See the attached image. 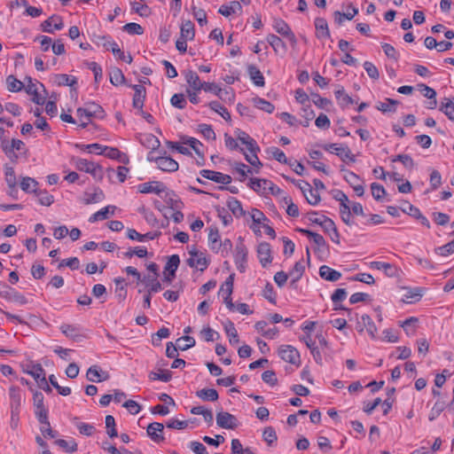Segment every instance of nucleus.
Listing matches in <instances>:
<instances>
[{
  "mask_svg": "<svg viewBox=\"0 0 454 454\" xmlns=\"http://www.w3.org/2000/svg\"><path fill=\"white\" fill-rule=\"evenodd\" d=\"M247 254L248 251L244 243V239L239 237L234 251V262L239 272H245L247 269Z\"/></svg>",
  "mask_w": 454,
  "mask_h": 454,
  "instance_id": "obj_1",
  "label": "nucleus"
},
{
  "mask_svg": "<svg viewBox=\"0 0 454 454\" xmlns=\"http://www.w3.org/2000/svg\"><path fill=\"white\" fill-rule=\"evenodd\" d=\"M75 168L80 171L90 173L93 177L101 179L103 176L102 168L92 161L85 159L76 158L73 160Z\"/></svg>",
  "mask_w": 454,
  "mask_h": 454,
  "instance_id": "obj_2",
  "label": "nucleus"
},
{
  "mask_svg": "<svg viewBox=\"0 0 454 454\" xmlns=\"http://www.w3.org/2000/svg\"><path fill=\"white\" fill-rule=\"evenodd\" d=\"M149 161L156 162L158 168L166 172H175L178 169V163L169 156L153 157V153L147 156Z\"/></svg>",
  "mask_w": 454,
  "mask_h": 454,
  "instance_id": "obj_3",
  "label": "nucleus"
},
{
  "mask_svg": "<svg viewBox=\"0 0 454 454\" xmlns=\"http://www.w3.org/2000/svg\"><path fill=\"white\" fill-rule=\"evenodd\" d=\"M321 147L327 152L334 153L343 161H346L347 160H348L350 162L356 161V156L352 154L348 146H339L338 144H325L321 145Z\"/></svg>",
  "mask_w": 454,
  "mask_h": 454,
  "instance_id": "obj_4",
  "label": "nucleus"
},
{
  "mask_svg": "<svg viewBox=\"0 0 454 454\" xmlns=\"http://www.w3.org/2000/svg\"><path fill=\"white\" fill-rule=\"evenodd\" d=\"M79 118L85 117L88 120L90 117H98L103 119L105 117V111L101 106L95 103H89L86 108L79 107L76 111Z\"/></svg>",
  "mask_w": 454,
  "mask_h": 454,
  "instance_id": "obj_5",
  "label": "nucleus"
},
{
  "mask_svg": "<svg viewBox=\"0 0 454 454\" xmlns=\"http://www.w3.org/2000/svg\"><path fill=\"white\" fill-rule=\"evenodd\" d=\"M180 258L177 254H173L168 258L165 267H164V277L163 282L167 284H171L173 279L176 277V271L179 266Z\"/></svg>",
  "mask_w": 454,
  "mask_h": 454,
  "instance_id": "obj_6",
  "label": "nucleus"
},
{
  "mask_svg": "<svg viewBox=\"0 0 454 454\" xmlns=\"http://www.w3.org/2000/svg\"><path fill=\"white\" fill-rule=\"evenodd\" d=\"M272 26L277 33H278L282 36L286 37L293 45H295L297 43V40L294 34L292 32L288 24L285 20L279 18H275L273 20Z\"/></svg>",
  "mask_w": 454,
  "mask_h": 454,
  "instance_id": "obj_7",
  "label": "nucleus"
},
{
  "mask_svg": "<svg viewBox=\"0 0 454 454\" xmlns=\"http://www.w3.org/2000/svg\"><path fill=\"white\" fill-rule=\"evenodd\" d=\"M278 355L285 362L298 364H300V354L298 350L290 345H283L278 348Z\"/></svg>",
  "mask_w": 454,
  "mask_h": 454,
  "instance_id": "obj_8",
  "label": "nucleus"
},
{
  "mask_svg": "<svg viewBox=\"0 0 454 454\" xmlns=\"http://www.w3.org/2000/svg\"><path fill=\"white\" fill-rule=\"evenodd\" d=\"M10 411L20 412L24 398L19 387L12 386L9 388Z\"/></svg>",
  "mask_w": 454,
  "mask_h": 454,
  "instance_id": "obj_9",
  "label": "nucleus"
},
{
  "mask_svg": "<svg viewBox=\"0 0 454 454\" xmlns=\"http://www.w3.org/2000/svg\"><path fill=\"white\" fill-rule=\"evenodd\" d=\"M218 427L225 429H235L238 427L236 417L227 411H220L216 414Z\"/></svg>",
  "mask_w": 454,
  "mask_h": 454,
  "instance_id": "obj_10",
  "label": "nucleus"
},
{
  "mask_svg": "<svg viewBox=\"0 0 454 454\" xmlns=\"http://www.w3.org/2000/svg\"><path fill=\"white\" fill-rule=\"evenodd\" d=\"M200 176L208 180L214 181L222 184H229L231 183V177L229 175L223 174L221 172L209 170V169H202L200 172Z\"/></svg>",
  "mask_w": 454,
  "mask_h": 454,
  "instance_id": "obj_11",
  "label": "nucleus"
},
{
  "mask_svg": "<svg viewBox=\"0 0 454 454\" xmlns=\"http://www.w3.org/2000/svg\"><path fill=\"white\" fill-rule=\"evenodd\" d=\"M64 27V23L59 16L52 15L41 24L43 32L53 34L54 29L60 30Z\"/></svg>",
  "mask_w": 454,
  "mask_h": 454,
  "instance_id": "obj_12",
  "label": "nucleus"
},
{
  "mask_svg": "<svg viewBox=\"0 0 454 454\" xmlns=\"http://www.w3.org/2000/svg\"><path fill=\"white\" fill-rule=\"evenodd\" d=\"M257 256L263 268L272 262L270 245L267 242H261L257 247Z\"/></svg>",
  "mask_w": 454,
  "mask_h": 454,
  "instance_id": "obj_13",
  "label": "nucleus"
},
{
  "mask_svg": "<svg viewBox=\"0 0 454 454\" xmlns=\"http://www.w3.org/2000/svg\"><path fill=\"white\" fill-rule=\"evenodd\" d=\"M302 184L303 185L299 184V188L301 191L308 203L312 206L317 205L321 200L318 192H314L311 185L308 182L303 181Z\"/></svg>",
  "mask_w": 454,
  "mask_h": 454,
  "instance_id": "obj_14",
  "label": "nucleus"
},
{
  "mask_svg": "<svg viewBox=\"0 0 454 454\" xmlns=\"http://www.w3.org/2000/svg\"><path fill=\"white\" fill-rule=\"evenodd\" d=\"M138 192L141 193H155L160 194L166 190V186L159 181L143 183L137 186Z\"/></svg>",
  "mask_w": 454,
  "mask_h": 454,
  "instance_id": "obj_15",
  "label": "nucleus"
},
{
  "mask_svg": "<svg viewBox=\"0 0 454 454\" xmlns=\"http://www.w3.org/2000/svg\"><path fill=\"white\" fill-rule=\"evenodd\" d=\"M98 43H101L107 51H111L113 54L121 60H125V54L120 49L119 45L115 42H111L106 36H98Z\"/></svg>",
  "mask_w": 454,
  "mask_h": 454,
  "instance_id": "obj_16",
  "label": "nucleus"
},
{
  "mask_svg": "<svg viewBox=\"0 0 454 454\" xmlns=\"http://www.w3.org/2000/svg\"><path fill=\"white\" fill-rule=\"evenodd\" d=\"M163 430L164 426L160 422L150 423L146 429L148 436L155 442L164 441V436L162 435Z\"/></svg>",
  "mask_w": 454,
  "mask_h": 454,
  "instance_id": "obj_17",
  "label": "nucleus"
},
{
  "mask_svg": "<svg viewBox=\"0 0 454 454\" xmlns=\"http://www.w3.org/2000/svg\"><path fill=\"white\" fill-rule=\"evenodd\" d=\"M237 139L239 140L243 145L247 146L249 152H259L260 147L257 145L256 141L252 138L247 132L237 129L235 131Z\"/></svg>",
  "mask_w": 454,
  "mask_h": 454,
  "instance_id": "obj_18",
  "label": "nucleus"
},
{
  "mask_svg": "<svg viewBox=\"0 0 454 454\" xmlns=\"http://www.w3.org/2000/svg\"><path fill=\"white\" fill-rule=\"evenodd\" d=\"M406 204H407V207L402 208V211L403 213H406V214L410 215L411 216L416 218L417 220H419L420 222V223L422 225H424L429 229L431 227L430 223H429L428 219L421 214L420 210L418 207H416L415 206L410 204L409 202H406Z\"/></svg>",
  "mask_w": 454,
  "mask_h": 454,
  "instance_id": "obj_19",
  "label": "nucleus"
},
{
  "mask_svg": "<svg viewBox=\"0 0 454 454\" xmlns=\"http://www.w3.org/2000/svg\"><path fill=\"white\" fill-rule=\"evenodd\" d=\"M132 88L135 90L133 97V107L141 110L144 106L146 90L144 86L139 84L133 85Z\"/></svg>",
  "mask_w": 454,
  "mask_h": 454,
  "instance_id": "obj_20",
  "label": "nucleus"
},
{
  "mask_svg": "<svg viewBox=\"0 0 454 454\" xmlns=\"http://www.w3.org/2000/svg\"><path fill=\"white\" fill-rule=\"evenodd\" d=\"M59 329L63 334L74 341H79L83 337V335L80 333V328L74 325L63 324L60 325Z\"/></svg>",
  "mask_w": 454,
  "mask_h": 454,
  "instance_id": "obj_21",
  "label": "nucleus"
},
{
  "mask_svg": "<svg viewBox=\"0 0 454 454\" xmlns=\"http://www.w3.org/2000/svg\"><path fill=\"white\" fill-rule=\"evenodd\" d=\"M270 184V181L267 179L260 178H250L248 186L254 192L260 194H266L268 192V185Z\"/></svg>",
  "mask_w": 454,
  "mask_h": 454,
  "instance_id": "obj_22",
  "label": "nucleus"
},
{
  "mask_svg": "<svg viewBox=\"0 0 454 454\" xmlns=\"http://www.w3.org/2000/svg\"><path fill=\"white\" fill-rule=\"evenodd\" d=\"M319 275L322 278L331 282H335L341 278V273L340 271H337L327 265H322L319 268Z\"/></svg>",
  "mask_w": 454,
  "mask_h": 454,
  "instance_id": "obj_23",
  "label": "nucleus"
},
{
  "mask_svg": "<svg viewBox=\"0 0 454 454\" xmlns=\"http://www.w3.org/2000/svg\"><path fill=\"white\" fill-rule=\"evenodd\" d=\"M109 375L107 372L100 373L99 368L97 365L90 366L86 373V378L88 380L92 382H101L106 380Z\"/></svg>",
  "mask_w": 454,
  "mask_h": 454,
  "instance_id": "obj_24",
  "label": "nucleus"
},
{
  "mask_svg": "<svg viewBox=\"0 0 454 454\" xmlns=\"http://www.w3.org/2000/svg\"><path fill=\"white\" fill-rule=\"evenodd\" d=\"M186 82L196 91L202 90L203 82H200L198 74L192 70H188L184 74Z\"/></svg>",
  "mask_w": 454,
  "mask_h": 454,
  "instance_id": "obj_25",
  "label": "nucleus"
},
{
  "mask_svg": "<svg viewBox=\"0 0 454 454\" xmlns=\"http://www.w3.org/2000/svg\"><path fill=\"white\" fill-rule=\"evenodd\" d=\"M315 27H316V35L317 38H324L330 36V31L328 28V24L325 19L324 18H317L315 20Z\"/></svg>",
  "mask_w": 454,
  "mask_h": 454,
  "instance_id": "obj_26",
  "label": "nucleus"
},
{
  "mask_svg": "<svg viewBox=\"0 0 454 454\" xmlns=\"http://www.w3.org/2000/svg\"><path fill=\"white\" fill-rule=\"evenodd\" d=\"M370 266L372 269L384 270L385 274L387 277H395L397 274V269L394 265H392L388 262L375 261V262H372Z\"/></svg>",
  "mask_w": 454,
  "mask_h": 454,
  "instance_id": "obj_27",
  "label": "nucleus"
},
{
  "mask_svg": "<svg viewBox=\"0 0 454 454\" xmlns=\"http://www.w3.org/2000/svg\"><path fill=\"white\" fill-rule=\"evenodd\" d=\"M24 372L31 375L36 382H38L42 377L45 376V371L43 366L40 364H34L33 362H30Z\"/></svg>",
  "mask_w": 454,
  "mask_h": 454,
  "instance_id": "obj_28",
  "label": "nucleus"
},
{
  "mask_svg": "<svg viewBox=\"0 0 454 454\" xmlns=\"http://www.w3.org/2000/svg\"><path fill=\"white\" fill-rule=\"evenodd\" d=\"M247 73L256 86L262 87L265 84L264 77L262 72L254 65L247 67Z\"/></svg>",
  "mask_w": 454,
  "mask_h": 454,
  "instance_id": "obj_29",
  "label": "nucleus"
},
{
  "mask_svg": "<svg viewBox=\"0 0 454 454\" xmlns=\"http://www.w3.org/2000/svg\"><path fill=\"white\" fill-rule=\"evenodd\" d=\"M187 264L190 267H196L200 271H203L209 265V261L206 258L203 253H200L199 256H196V259L192 257L189 258L187 260Z\"/></svg>",
  "mask_w": 454,
  "mask_h": 454,
  "instance_id": "obj_30",
  "label": "nucleus"
},
{
  "mask_svg": "<svg viewBox=\"0 0 454 454\" xmlns=\"http://www.w3.org/2000/svg\"><path fill=\"white\" fill-rule=\"evenodd\" d=\"M242 6L239 1H232L230 3L229 5H222L218 12L224 17H229L232 13H237L239 12H241Z\"/></svg>",
  "mask_w": 454,
  "mask_h": 454,
  "instance_id": "obj_31",
  "label": "nucleus"
},
{
  "mask_svg": "<svg viewBox=\"0 0 454 454\" xmlns=\"http://www.w3.org/2000/svg\"><path fill=\"white\" fill-rule=\"evenodd\" d=\"M358 324H362L363 326L366 328L367 333L372 339L376 338L377 327L369 315H362L361 320L358 321Z\"/></svg>",
  "mask_w": 454,
  "mask_h": 454,
  "instance_id": "obj_32",
  "label": "nucleus"
},
{
  "mask_svg": "<svg viewBox=\"0 0 454 454\" xmlns=\"http://www.w3.org/2000/svg\"><path fill=\"white\" fill-rule=\"evenodd\" d=\"M140 143L152 151L157 150L160 145V140L153 134H145L140 138Z\"/></svg>",
  "mask_w": 454,
  "mask_h": 454,
  "instance_id": "obj_33",
  "label": "nucleus"
},
{
  "mask_svg": "<svg viewBox=\"0 0 454 454\" xmlns=\"http://www.w3.org/2000/svg\"><path fill=\"white\" fill-rule=\"evenodd\" d=\"M227 207L236 217L244 216L246 215V211L243 209L240 201L236 198H229Z\"/></svg>",
  "mask_w": 454,
  "mask_h": 454,
  "instance_id": "obj_34",
  "label": "nucleus"
},
{
  "mask_svg": "<svg viewBox=\"0 0 454 454\" xmlns=\"http://www.w3.org/2000/svg\"><path fill=\"white\" fill-rule=\"evenodd\" d=\"M439 110L442 112L449 120L454 121V102L449 98H444Z\"/></svg>",
  "mask_w": 454,
  "mask_h": 454,
  "instance_id": "obj_35",
  "label": "nucleus"
},
{
  "mask_svg": "<svg viewBox=\"0 0 454 454\" xmlns=\"http://www.w3.org/2000/svg\"><path fill=\"white\" fill-rule=\"evenodd\" d=\"M266 40L276 52L280 51L285 53L286 51L287 48L286 43L278 35L270 34L267 36Z\"/></svg>",
  "mask_w": 454,
  "mask_h": 454,
  "instance_id": "obj_36",
  "label": "nucleus"
},
{
  "mask_svg": "<svg viewBox=\"0 0 454 454\" xmlns=\"http://www.w3.org/2000/svg\"><path fill=\"white\" fill-rule=\"evenodd\" d=\"M28 79V84L25 88V90L27 94L32 95V101L37 105L44 104V98L41 97L37 91L35 85L33 83L32 79L30 77Z\"/></svg>",
  "mask_w": 454,
  "mask_h": 454,
  "instance_id": "obj_37",
  "label": "nucleus"
},
{
  "mask_svg": "<svg viewBox=\"0 0 454 454\" xmlns=\"http://www.w3.org/2000/svg\"><path fill=\"white\" fill-rule=\"evenodd\" d=\"M142 281L145 284L149 293L154 294L162 289L161 284L157 280L156 276H145Z\"/></svg>",
  "mask_w": 454,
  "mask_h": 454,
  "instance_id": "obj_38",
  "label": "nucleus"
},
{
  "mask_svg": "<svg viewBox=\"0 0 454 454\" xmlns=\"http://www.w3.org/2000/svg\"><path fill=\"white\" fill-rule=\"evenodd\" d=\"M195 36L194 25L191 20H185L181 25V37L187 40H193Z\"/></svg>",
  "mask_w": 454,
  "mask_h": 454,
  "instance_id": "obj_39",
  "label": "nucleus"
},
{
  "mask_svg": "<svg viewBox=\"0 0 454 454\" xmlns=\"http://www.w3.org/2000/svg\"><path fill=\"white\" fill-rule=\"evenodd\" d=\"M33 193L38 197L39 203L43 206L49 207L54 202L53 196L45 190L33 189Z\"/></svg>",
  "mask_w": 454,
  "mask_h": 454,
  "instance_id": "obj_40",
  "label": "nucleus"
},
{
  "mask_svg": "<svg viewBox=\"0 0 454 454\" xmlns=\"http://www.w3.org/2000/svg\"><path fill=\"white\" fill-rule=\"evenodd\" d=\"M398 104L399 102L397 100L387 98L386 102H379L376 108L382 113H395Z\"/></svg>",
  "mask_w": 454,
  "mask_h": 454,
  "instance_id": "obj_41",
  "label": "nucleus"
},
{
  "mask_svg": "<svg viewBox=\"0 0 454 454\" xmlns=\"http://www.w3.org/2000/svg\"><path fill=\"white\" fill-rule=\"evenodd\" d=\"M54 82L59 86H74L77 81L75 77H71L66 74H59L54 76Z\"/></svg>",
  "mask_w": 454,
  "mask_h": 454,
  "instance_id": "obj_42",
  "label": "nucleus"
},
{
  "mask_svg": "<svg viewBox=\"0 0 454 454\" xmlns=\"http://www.w3.org/2000/svg\"><path fill=\"white\" fill-rule=\"evenodd\" d=\"M196 395L204 401H216L219 397L218 393L214 388H203L197 391Z\"/></svg>",
  "mask_w": 454,
  "mask_h": 454,
  "instance_id": "obj_43",
  "label": "nucleus"
},
{
  "mask_svg": "<svg viewBox=\"0 0 454 454\" xmlns=\"http://www.w3.org/2000/svg\"><path fill=\"white\" fill-rule=\"evenodd\" d=\"M183 144L188 145L195 153L203 160V153L200 151V146H202V144L194 137H182Z\"/></svg>",
  "mask_w": 454,
  "mask_h": 454,
  "instance_id": "obj_44",
  "label": "nucleus"
},
{
  "mask_svg": "<svg viewBox=\"0 0 454 454\" xmlns=\"http://www.w3.org/2000/svg\"><path fill=\"white\" fill-rule=\"evenodd\" d=\"M110 82L118 86L125 82V76L121 70L118 67H113L109 73Z\"/></svg>",
  "mask_w": 454,
  "mask_h": 454,
  "instance_id": "obj_45",
  "label": "nucleus"
},
{
  "mask_svg": "<svg viewBox=\"0 0 454 454\" xmlns=\"http://www.w3.org/2000/svg\"><path fill=\"white\" fill-rule=\"evenodd\" d=\"M7 89L11 92H19L24 89L22 82L18 80L14 75L10 74L6 78Z\"/></svg>",
  "mask_w": 454,
  "mask_h": 454,
  "instance_id": "obj_46",
  "label": "nucleus"
},
{
  "mask_svg": "<svg viewBox=\"0 0 454 454\" xmlns=\"http://www.w3.org/2000/svg\"><path fill=\"white\" fill-rule=\"evenodd\" d=\"M334 94L336 98L339 100V105L341 107H346L348 105L354 103L353 98L347 93H345V90L343 87H340L339 90H335Z\"/></svg>",
  "mask_w": 454,
  "mask_h": 454,
  "instance_id": "obj_47",
  "label": "nucleus"
},
{
  "mask_svg": "<svg viewBox=\"0 0 454 454\" xmlns=\"http://www.w3.org/2000/svg\"><path fill=\"white\" fill-rule=\"evenodd\" d=\"M340 215L345 224L350 226L353 223L351 221V205L349 206L348 202L340 204Z\"/></svg>",
  "mask_w": 454,
  "mask_h": 454,
  "instance_id": "obj_48",
  "label": "nucleus"
},
{
  "mask_svg": "<svg viewBox=\"0 0 454 454\" xmlns=\"http://www.w3.org/2000/svg\"><path fill=\"white\" fill-rule=\"evenodd\" d=\"M208 106L210 107L211 110H213L215 113L219 114L225 121H231V114H230V113L218 101H211L208 104Z\"/></svg>",
  "mask_w": 454,
  "mask_h": 454,
  "instance_id": "obj_49",
  "label": "nucleus"
},
{
  "mask_svg": "<svg viewBox=\"0 0 454 454\" xmlns=\"http://www.w3.org/2000/svg\"><path fill=\"white\" fill-rule=\"evenodd\" d=\"M445 408H447V405L443 401H436L429 412L428 419L430 421L434 420L436 418L440 416V414L444 411Z\"/></svg>",
  "mask_w": 454,
  "mask_h": 454,
  "instance_id": "obj_50",
  "label": "nucleus"
},
{
  "mask_svg": "<svg viewBox=\"0 0 454 454\" xmlns=\"http://www.w3.org/2000/svg\"><path fill=\"white\" fill-rule=\"evenodd\" d=\"M253 102L255 107L269 114H271L275 109L270 102L258 97L254 98Z\"/></svg>",
  "mask_w": 454,
  "mask_h": 454,
  "instance_id": "obj_51",
  "label": "nucleus"
},
{
  "mask_svg": "<svg viewBox=\"0 0 454 454\" xmlns=\"http://www.w3.org/2000/svg\"><path fill=\"white\" fill-rule=\"evenodd\" d=\"M234 274H231L221 286L219 294L223 296H231L233 292Z\"/></svg>",
  "mask_w": 454,
  "mask_h": 454,
  "instance_id": "obj_52",
  "label": "nucleus"
},
{
  "mask_svg": "<svg viewBox=\"0 0 454 454\" xmlns=\"http://www.w3.org/2000/svg\"><path fill=\"white\" fill-rule=\"evenodd\" d=\"M38 182L29 176H25L21 179L20 188L25 192H33V189H37Z\"/></svg>",
  "mask_w": 454,
  "mask_h": 454,
  "instance_id": "obj_53",
  "label": "nucleus"
},
{
  "mask_svg": "<svg viewBox=\"0 0 454 454\" xmlns=\"http://www.w3.org/2000/svg\"><path fill=\"white\" fill-rule=\"evenodd\" d=\"M172 378V373L169 371L160 370V372H151L149 373V379L151 380H160L163 382H168Z\"/></svg>",
  "mask_w": 454,
  "mask_h": 454,
  "instance_id": "obj_54",
  "label": "nucleus"
},
{
  "mask_svg": "<svg viewBox=\"0 0 454 454\" xmlns=\"http://www.w3.org/2000/svg\"><path fill=\"white\" fill-rule=\"evenodd\" d=\"M208 242L210 248L215 250L220 242L219 231L216 227H210L208 232Z\"/></svg>",
  "mask_w": 454,
  "mask_h": 454,
  "instance_id": "obj_55",
  "label": "nucleus"
},
{
  "mask_svg": "<svg viewBox=\"0 0 454 454\" xmlns=\"http://www.w3.org/2000/svg\"><path fill=\"white\" fill-rule=\"evenodd\" d=\"M87 198L84 200L86 205L97 203L104 199V192L99 188L95 189L93 193H86Z\"/></svg>",
  "mask_w": 454,
  "mask_h": 454,
  "instance_id": "obj_56",
  "label": "nucleus"
},
{
  "mask_svg": "<svg viewBox=\"0 0 454 454\" xmlns=\"http://www.w3.org/2000/svg\"><path fill=\"white\" fill-rule=\"evenodd\" d=\"M55 443L68 453H73L77 450V443L74 441L59 439L55 441Z\"/></svg>",
  "mask_w": 454,
  "mask_h": 454,
  "instance_id": "obj_57",
  "label": "nucleus"
},
{
  "mask_svg": "<svg viewBox=\"0 0 454 454\" xmlns=\"http://www.w3.org/2000/svg\"><path fill=\"white\" fill-rule=\"evenodd\" d=\"M224 329L226 334L230 337L231 344L238 343L239 341L237 330L235 329L232 322L228 321V323L224 325Z\"/></svg>",
  "mask_w": 454,
  "mask_h": 454,
  "instance_id": "obj_58",
  "label": "nucleus"
},
{
  "mask_svg": "<svg viewBox=\"0 0 454 454\" xmlns=\"http://www.w3.org/2000/svg\"><path fill=\"white\" fill-rule=\"evenodd\" d=\"M283 201L287 205L286 213L292 217H297L299 215L298 206L295 205L289 196L283 197Z\"/></svg>",
  "mask_w": 454,
  "mask_h": 454,
  "instance_id": "obj_59",
  "label": "nucleus"
},
{
  "mask_svg": "<svg viewBox=\"0 0 454 454\" xmlns=\"http://www.w3.org/2000/svg\"><path fill=\"white\" fill-rule=\"evenodd\" d=\"M124 281L125 280L122 278H114V283L116 286L115 292L117 293V297H118L119 301L125 300V298L127 296V290L125 289V286H124Z\"/></svg>",
  "mask_w": 454,
  "mask_h": 454,
  "instance_id": "obj_60",
  "label": "nucleus"
},
{
  "mask_svg": "<svg viewBox=\"0 0 454 454\" xmlns=\"http://www.w3.org/2000/svg\"><path fill=\"white\" fill-rule=\"evenodd\" d=\"M310 239H312L314 243L317 246V248L315 250L316 253H323L325 249H327L326 241L322 235L314 232Z\"/></svg>",
  "mask_w": 454,
  "mask_h": 454,
  "instance_id": "obj_61",
  "label": "nucleus"
},
{
  "mask_svg": "<svg viewBox=\"0 0 454 454\" xmlns=\"http://www.w3.org/2000/svg\"><path fill=\"white\" fill-rule=\"evenodd\" d=\"M221 100L232 102L235 98L234 91L231 88L217 90L216 95Z\"/></svg>",
  "mask_w": 454,
  "mask_h": 454,
  "instance_id": "obj_62",
  "label": "nucleus"
},
{
  "mask_svg": "<svg viewBox=\"0 0 454 454\" xmlns=\"http://www.w3.org/2000/svg\"><path fill=\"white\" fill-rule=\"evenodd\" d=\"M422 297L421 290L419 288L416 289H409L407 293L404 294V301L408 303H412L414 301H419Z\"/></svg>",
  "mask_w": 454,
  "mask_h": 454,
  "instance_id": "obj_63",
  "label": "nucleus"
},
{
  "mask_svg": "<svg viewBox=\"0 0 454 454\" xmlns=\"http://www.w3.org/2000/svg\"><path fill=\"white\" fill-rule=\"evenodd\" d=\"M122 29L129 35H142L144 28L137 23L130 22L123 26Z\"/></svg>",
  "mask_w": 454,
  "mask_h": 454,
  "instance_id": "obj_64",
  "label": "nucleus"
}]
</instances>
